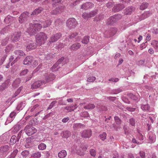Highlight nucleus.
Returning a JSON list of instances; mask_svg holds the SVG:
<instances>
[{
    "mask_svg": "<svg viewBox=\"0 0 158 158\" xmlns=\"http://www.w3.org/2000/svg\"><path fill=\"white\" fill-rule=\"evenodd\" d=\"M148 135L150 142L153 143L155 142L156 139V136L154 133L152 131H150L149 132Z\"/></svg>",
    "mask_w": 158,
    "mask_h": 158,
    "instance_id": "nucleus-11",
    "label": "nucleus"
},
{
    "mask_svg": "<svg viewBox=\"0 0 158 158\" xmlns=\"http://www.w3.org/2000/svg\"><path fill=\"white\" fill-rule=\"evenodd\" d=\"M30 153L28 150H24L21 153V156L23 158L27 157L29 155Z\"/></svg>",
    "mask_w": 158,
    "mask_h": 158,
    "instance_id": "nucleus-24",
    "label": "nucleus"
},
{
    "mask_svg": "<svg viewBox=\"0 0 158 158\" xmlns=\"http://www.w3.org/2000/svg\"><path fill=\"white\" fill-rule=\"evenodd\" d=\"M81 136L84 138H89L91 135V132L90 130H84L81 133Z\"/></svg>",
    "mask_w": 158,
    "mask_h": 158,
    "instance_id": "nucleus-9",
    "label": "nucleus"
},
{
    "mask_svg": "<svg viewBox=\"0 0 158 158\" xmlns=\"http://www.w3.org/2000/svg\"><path fill=\"white\" fill-rule=\"evenodd\" d=\"M151 44L155 51L158 52V41L156 40H153L152 41Z\"/></svg>",
    "mask_w": 158,
    "mask_h": 158,
    "instance_id": "nucleus-21",
    "label": "nucleus"
},
{
    "mask_svg": "<svg viewBox=\"0 0 158 158\" xmlns=\"http://www.w3.org/2000/svg\"><path fill=\"white\" fill-rule=\"evenodd\" d=\"M55 77V76H54V75H53L52 77L50 79V77H46V81L45 83H46L47 82H48V81H51L53 80V79H54Z\"/></svg>",
    "mask_w": 158,
    "mask_h": 158,
    "instance_id": "nucleus-58",
    "label": "nucleus"
},
{
    "mask_svg": "<svg viewBox=\"0 0 158 158\" xmlns=\"http://www.w3.org/2000/svg\"><path fill=\"white\" fill-rule=\"evenodd\" d=\"M129 96L131 99L133 100L137 101V102L139 100V98H138L136 96L133 94H130L129 95Z\"/></svg>",
    "mask_w": 158,
    "mask_h": 158,
    "instance_id": "nucleus-44",
    "label": "nucleus"
},
{
    "mask_svg": "<svg viewBox=\"0 0 158 158\" xmlns=\"http://www.w3.org/2000/svg\"><path fill=\"white\" fill-rule=\"evenodd\" d=\"M10 136V133L9 131L7 132L2 134L0 137V142H5L9 140Z\"/></svg>",
    "mask_w": 158,
    "mask_h": 158,
    "instance_id": "nucleus-7",
    "label": "nucleus"
},
{
    "mask_svg": "<svg viewBox=\"0 0 158 158\" xmlns=\"http://www.w3.org/2000/svg\"><path fill=\"white\" fill-rule=\"evenodd\" d=\"M20 36V33L15 32L12 36L11 39L13 41H16L18 40Z\"/></svg>",
    "mask_w": 158,
    "mask_h": 158,
    "instance_id": "nucleus-18",
    "label": "nucleus"
},
{
    "mask_svg": "<svg viewBox=\"0 0 158 158\" xmlns=\"http://www.w3.org/2000/svg\"><path fill=\"white\" fill-rule=\"evenodd\" d=\"M28 71L27 69H24L20 73V74L21 75H24L28 73Z\"/></svg>",
    "mask_w": 158,
    "mask_h": 158,
    "instance_id": "nucleus-57",
    "label": "nucleus"
},
{
    "mask_svg": "<svg viewBox=\"0 0 158 158\" xmlns=\"http://www.w3.org/2000/svg\"><path fill=\"white\" fill-rule=\"evenodd\" d=\"M81 45L79 43H76L71 46L70 48L71 50H77L80 48Z\"/></svg>",
    "mask_w": 158,
    "mask_h": 158,
    "instance_id": "nucleus-19",
    "label": "nucleus"
},
{
    "mask_svg": "<svg viewBox=\"0 0 158 158\" xmlns=\"http://www.w3.org/2000/svg\"><path fill=\"white\" fill-rule=\"evenodd\" d=\"M82 16L83 18L85 20H87L89 18L88 13L84 12L83 13Z\"/></svg>",
    "mask_w": 158,
    "mask_h": 158,
    "instance_id": "nucleus-48",
    "label": "nucleus"
},
{
    "mask_svg": "<svg viewBox=\"0 0 158 158\" xmlns=\"http://www.w3.org/2000/svg\"><path fill=\"white\" fill-rule=\"evenodd\" d=\"M33 25V27H34V29H36V32L37 31H38L41 28L42 26L41 24L37 23H35Z\"/></svg>",
    "mask_w": 158,
    "mask_h": 158,
    "instance_id": "nucleus-30",
    "label": "nucleus"
},
{
    "mask_svg": "<svg viewBox=\"0 0 158 158\" xmlns=\"http://www.w3.org/2000/svg\"><path fill=\"white\" fill-rule=\"evenodd\" d=\"M135 10V8L132 7H128L124 11V14L126 15H129L131 14Z\"/></svg>",
    "mask_w": 158,
    "mask_h": 158,
    "instance_id": "nucleus-20",
    "label": "nucleus"
},
{
    "mask_svg": "<svg viewBox=\"0 0 158 158\" xmlns=\"http://www.w3.org/2000/svg\"><path fill=\"white\" fill-rule=\"evenodd\" d=\"M89 38L88 36H85L82 40V43L85 44H87L89 42Z\"/></svg>",
    "mask_w": 158,
    "mask_h": 158,
    "instance_id": "nucleus-36",
    "label": "nucleus"
},
{
    "mask_svg": "<svg viewBox=\"0 0 158 158\" xmlns=\"http://www.w3.org/2000/svg\"><path fill=\"white\" fill-rule=\"evenodd\" d=\"M77 23L74 18H71L68 19L66 22L67 26L69 27L73 28L77 25Z\"/></svg>",
    "mask_w": 158,
    "mask_h": 158,
    "instance_id": "nucleus-4",
    "label": "nucleus"
},
{
    "mask_svg": "<svg viewBox=\"0 0 158 158\" xmlns=\"http://www.w3.org/2000/svg\"><path fill=\"white\" fill-rule=\"evenodd\" d=\"M78 148H77L75 150L73 149V151L77 153L78 155H83L84 153V152L85 151L87 148V147L85 145H84L82 146L81 148V151L78 150Z\"/></svg>",
    "mask_w": 158,
    "mask_h": 158,
    "instance_id": "nucleus-12",
    "label": "nucleus"
},
{
    "mask_svg": "<svg viewBox=\"0 0 158 158\" xmlns=\"http://www.w3.org/2000/svg\"><path fill=\"white\" fill-rule=\"evenodd\" d=\"M9 147L8 145H5L0 148V150L1 151L6 152L9 149Z\"/></svg>",
    "mask_w": 158,
    "mask_h": 158,
    "instance_id": "nucleus-40",
    "label": "nucleus"
},
{
    "mask_svg": "<svg viewBox=\"0 0 158 158\" xmlns=\"http://www.w3.org/2000/svg\"><path fill=\"white\" fill-rule=\"evenodd\" d=\"M130 124L132 126H134L135 124V121L134 118H131L129 120Z\"/></svg>",
    "mask_w": 158,
    "mask_h": 158,
    "instance_id": "nucleus-52",
    "label": "nucleus"
},
{
    "mask_svg": "<svg viewBox=\"0 0 158 158\" xmlns=\"http://www.w3.org/2000/svg\"><path fill=\"white\" fill-rule=\"evenodd\" d=\"M95 107V105L92 104H89L84 106V109L87 110H90L94 109Z\"/></svg>",
    "mask_w": 158,
    "mask_h": 158,
    "instance_id": "nucleus-28",
    "label": "nucleus"
},
{
    "mask_svg": "<svg viewBox=\"0 0 158 158\" xmlns=\"http://www.w3.org/2000/svg\"><path fill=\"white\" fill-rule=\"evenodd\" d=\"M46 145L44 143H41L38 146L39 149L41 150H43L46 148Z\"/></svg>",
    "mask_w": 158,
    "mask_h": 158,
    "instance_id": "nucleus-41",
    "label": "nucleus"
},
{
    "mask_svg": "<svg viewBox=\"0 0 158 158\" xmlns=\"http://www.w3.org/2000/svg\"><path fill=\"white\" fill-rule=\"evenodd\" d=\"M121 17L120 15H114L110 17L108 20L107 24L110 25L113 24L117 19H119Z\"/></svg>",
    "mask_w": 158,
    "mask_h": 158,
    "instance_id": "nucleus-5",
    "label": "nucleus"
},
{
    "mask_svg": "<svg viewBox=\"0 0 158 158\" xmlns=\"http://www.w3.org/2000/svg\"><path fill=\"white\" fill-rule=\"evenodd\" d=\"M30 35H33L36 33V30L34 29L33 25L31 23L29 25V27L27 31Z\"/></svg>",
    "mask_w": 158,
    "mask_h": 158,
    "instance_id": "nucleus-8",
    "label": "nucleus"
},
{
    "mask_svg": "<svg viewBox=\"0 0 158 158\" xmlns=\"http://www.w3.org/2000/svg\"><path fill=\"white\" fill-rule=\"evenodd\" d=\"M140 156L142 158H145V153L143 151H140L139 152Z\"/></svg>",
    "mask_w": 158,
    "mask_h": 158,
    "instance_id": "nucleus-53",
    "label": "nucleus"
},
{
    "mask_svg": "<svg viewBox=\"0 0 158 158\" xmlns=\"http://www.w3.org/2000/svg\"><path fill=\"white\" fill-rule=\"evenodd\" d=\"M141 108L144 111L149 110H150V106L148 104L142 105Z\"/></svg>",
    "mask_w": 158,
    "mask_h": 158,
    "instance_id": "nucleus-26",
    "label": "nucleus"
},
{
    "mask_svg": "<svg viewBox=\"0 0 158 158\" xmlns=\"http://www.w3.org/2000/svg\"><path fill=\"white\" fill-rule=\"evenodd\" d=\"M36 47V43L35 42H31L26 46V50L27 51H29L35 49Z\"/></svg>",
    "mask_w": 158,
    "mask_h": 158,
    "instance_id": "nucleus-14",
    "label": "nucleus"
},
{
    "mask_svg": "<svg viewBox=\"0 0 158 158\" xmlns=\"http://www.w3.org/2000/svg\"><path fill=\"white\" fill-rule=\"evenodd\" d=\"M146 45L145 43H143L140 46V48L141 50L143 49V48H145Z\"/></svg>",
    "mask_w": 158,
    "mask_h": 158,
    "instance_id": "nucleus-62",
    "label": "nucleus"
},
{
    "mask_svg": "<svg viewBox=\"0 0 158 158\" xmlns=\"http://www.w3.org/2000/svg\"><path fill=\"white\" fill-rule=\"evenodd\" d=\"M114 120L117 124H120L121 123V120L117 116H115L114 117Z\"/></svg>",
    "mask_w": 158,
    "mask_h": 158,
    "instance_id": "nucleus-54",
    "label": "nucleus"
},
{
    "mask_svg": "<svg viewBox=\"0 0 158 158\" xmlns=\"http://www.w3.org/2000/svg\"><path fill=\"white\" fill-rule=\"evenodd\" d=\"M117 30L115 28H112L109 31L110 37L113 36L117 32Z\"/></svg>",
    "mask_w": 158,
    "mask_h": 158,
    "instance_id": "nucleus-29",
    "label": "nucleus"
},
{
    "mask_svg": "<svg viewBox=\"0 0 158 158\" xmlns=\"http://www.w3.org/2000/svg\"><path fill=\"white\" fill-rule=\"evenodd\" d=\"M124 8V6L123 5L119 4L113 7L112 10L114 12H118L123 9Z\"/></svg>",
    "mask_w": 158,
    "mask_h": 158,
    "instance_id": "nucleus-16",
    "label": "nucleus"
},
{
    "mask_svg": "<svg viewBox=\"0 0 158 158\" xmlns=\"http://www.w3.org/2000/svg\"><path fill=\"white\" fill-rule=\"evenodd\" d=\"M97 10H95L88 13L89 18L94 17L97 14Z\"/></svg>",
    "mask_w": 158,
    "mask_h": 158,
    "instance_id": "nucleus-35",
    "label": "nucleus"
},
{
    "mask_svg": "<svg viewBox=\"0 0 158 158\" xmlns=\"http://www.w3.org/2000/svg\"><path fill=\"white\" fill-rule=\"evenodd\" d=\"M20 82V80L19 79H18L15 80L12 84L13 87H18Z\"/></svg>",
    "mask_w": 158,
    "mask_h": 158,
    "instance_id": "nucleus-34",
    "label": "nucleus"
},
{
    "mask_svg": "<svg viewBox=\"0 0 158 158\" xmlns=\"http://www.w3.org/2000/svg\"><path fill=\"white\" fill-rule=\"evenodd\" d=\"M56 101H53V102H52L51 103V104H50L49 106L48 109H50L51 108H52V107L53 106L56 104Z\"/></svg>",
    "mask_w": 158,
    "mask_h": 158,
    "instance_id": "nucleus-60",
    "label": "nucleus"
},
{
    "mask_svg": "<svg viewBox=\"0 0 158 158\" xmlns=\"http://www.w3.org/2000/svg\"><path fill=\"white\" fill-rule=\"evenodd\" d=\"M90 154L92 156H95L96 155L95 151L94 149H91L90 151Z\"/></svg>",
    "mask_w": 158,
    "mask_h": 158,
    "instance_id": "nucleus-56",
    "label": "nucleus"
},
{
    "mask_svg": "<svg viewBox=\"0 0 158 158\" xmlns=\"http://www.w3.org/2000/svg\"><path fill=\"white\" fill-rule=\"evenodd\" d=\"M96 79V77H89L87 79V81L90 82H93Z\"/></svg>",
    "mask_w": 158,
    "mask_h": 158,
    "instance_id": "nucleus-55",
    "label": "nucleus"
},
{
    "mask_svg": "<svg viewBox=\"0 0 158 158\" xmlns=\"http://www.w3.org/2000/svg\"><path fill=\"white\" fill-rule=\"evenodd\" d=\"M67 155V152L65 150H62L58 153V156L60 158H64Z\"/></svg>",
    "mask_w": 158,
    "mask_h": 158,
    "instance_id": "nucleus-23",
    "label": "nucleus"
},
{
    "mask_svg": "<svg viewBox=\"0 0 158 158\" xmlns=\"http://www.w3.org/2000/svg\"><path fill=\"white\" fill-rule=\"evenodd\" d=\"M93 6V4L91 2H87L83 4L81 6V9L86 10L89 8H92Z\"/></svg>",
    "mask_w": 158,
    "mask_h": 158,
    "instance_id": "nucleus-13",
    "label": "nucleus"
},
{
    "mask_svg": "<svg viewBox=\"0 0 158 158\" xmlns=\"http://www.w3.org/2000/svg\"><path fill=\"white\" fill-rule=\"evenodd\" d=\"M148 6V3H142L140 7V10H143L146 8Z\"/></svg>",
    "mask_w": 158,
    "mask_h": 158,
    "instance_id": "nucleus-45",
    "label": "nucleus"
},
{
    "mask_svg": "<svg viewBox=\"0 0 158 158\" xmlns=\"http://www.w3.org/2000/svg\"><path fill=\"white\" fill-rule=\"evenodd\" d=\"M51 21L50 20L46 21L43 23V26L44 28H46L49 27L51 25Z\"/></svg>",
    "mask_w": 158,
    "mask_h": 158,
    "instance_id": "nucleus-37",
    "label": "nucleus"
},
{
    "mask_svg": "<svg viewBox=\"0 0 158 158\" xmlns=\"http://www.w3.org/2000/svg\"><path fill=\"white\" fill-rule=\"evenodd\" d=\"M16 113L15 111H13L10 113V122L12 121L15 118Z\"/></svg>",
    "mask_w": 158,
    "mask_h": 158,
    "instance_id": "nucleus-49",
    "label": "nucleus"
},
{
    "mask_svg": "<svg viewBox=\"0 0 158 158\" xmlns=\"http://www.w3.org/2000/svg\"><path fill=\"white\" fill-rule=\"evenodd\" d=\"M106 134L105 132H103L100 135V138L102 140H104L106 139Z\"/></svg>",
    "mask_w": 158,
    "mask_h": 158,
    "instance_id": "nucleus-47",
    "label": "nucleus"
},
{
    "mask_svg": "<svg viewBox=\"0 0 158 158\" xmlns=\"http://www.w3.org/2000/svg\"><path fill=\"white\" fill-rule=\"evenodd\" d=\"M25 106V103L24 102H21L17 106V109L19 110H21Z\"/></svg>",
    "mask_w": 158,
    "mask_h": 158,
    "instance_id": "nucleus-39",
    "label": "nucleus"
},
{
    "mask_svg": "<svg viewBox=\"0 0 158 158\" xmlns=\"http://www.w3.org/2000/svg\"><path fill=\"white\" fill-rule=\"evenodd\" d=\"M64 8V6H63L59 7L53 10L51 12V14L56 15L60 13L63 11Z\"/></svg>",
    "mask_w": 158,
    "mask_h": 158,
    "instance_id": "nucleus-10",
    "label": "nucleus"
},
{
    "mask_svg": "<svg viewBox=\"0 0 158 158\" xmlns=\"http://www.w3.org/2000/svg\"><path fill=\"white\" fill-rule=\"evenodd\" d=\"M64 59V57H61L56 62V63H57V64H58V65L60 64L62 62Z\"/></svg>",
    "mask_w": 158,
    "mask_h": 158,
    "instance_id": "nucleus-61",
    "label": "nucleus"
},
{
    "mask_svg": "<svg viewBox=\"0 0 158 158\" xmlns=\"http://www.w3.org/2000/svg\"><path fill=\"white\" fill-rule=\"evenodd\" d=\"M63 134L65 138L68 137L70 135V132L68 131H66L63 132Z\"/></svg>",
    "mask_w": 158,
    "mask_h": 158,
    "instance_id": "nucleus-51",
    "label": "nucleus"
},
{
    "mask_svg": "<svg viewBox=\"0 0 158 158\" xmlns=\"http://www.w3.org/2000/svg\"><path fill=\"white\" fill-rule=\"evenodd\" d=\"M60 68V66L58 67V64L56 63L53 65L51 69L52 71L54 72L58 70Z\"/></svg>",
    "mask_w": 158,
    "mask_h": 158,
    "instance_id": "nucleus-33",
    "label": "nucleus"
},
{
    "mask_svg": "<svg viewBox=\"0 0 158 158\" xmlns=\"http://www.w3.org/2000/svg\"><path fill=\"white\" fill-rule=\"evenodd\" d=\"M12 129L14 132H16L20 129V126L19 125H15Z\"/></svg>",
    "mask_w": 158,
    "mask_h": 158,
    "instance_id": "nucleus-42",
    "label": "nucleus"
},
{
    "mask_svg": "<svg viewBox=\"0 0 158 158\" xmlns=\"http://www.w3.org/2000/svg\"><path fill=\"white\" fill-rule=\"evenodd\" d=\"M25 131L26 134L29 136L31 135L36 132V129L34 127L30 125L27 126L24 129Z\"/></svg>",
    "mask_w": 158,
    "mask_h": 158,
    "instance_id": "nucleus-2",
    "label": "nucleus"
},
{
    "mask_svg": "<svg viewBox=\"0 0 158 158\" xmlns=\"http://www.w3.org/2000/svg\"><path fill=\"white\" fill-rule=\"evenodd\" d=\"M39 106L38 104H36L30 110V111L32 112H33L37 107Z\"/></svg>",
    "mask_w": 158,
    "mask_h": 158,
    "instance_id": "nucleus-63",
    "label": "nucleus"
},
{
    "mask_svg": "<svg viewBox=\"0 0 158 158\" xmlns=\"http://www.w3.org/2000/svg\"><path fill=\"white\" fill-rule=\"evenodd\" d=\"M61 36V34L60 33L52 35L50 39L49 42L48 43V45L51 46L52 43L57 40Z\"/></svg>",
    "mask_w": 158,
    "mask_h": 158,
    "instance_id": "nucleus-3",
    "label": "nucleus"
},
{
    "mask_svg": "<svg viewBox=\"0 0 158 158\" xmlns=\"http://www.w3.org/2000/svg\"><path fill=\"white\" fill-rule=\"evenodd\" d=\"M28 14V12H25L21 14L19 18V20L20 23H22L27 21Z\"/></svg>",
    "mask_w": 158,
    "mask_h": 158,
    "instance_id": "nucleus-6",
    "label": "nucleus"
},
{
    "mask_svg": "<svg viewBox=\"0 0 158 158\" xmlns=\"http://www.w3.org/2000/svg\"><path fill=\"white\" fill-rule=\"evenodd\" d=\"M152 14V13L149 11H148L147 12H145V13H144L139 18V19H138V21H141L142 20L144 19H145L150 15Z\"/></svg>",
    "mask_w": 158,
    "mask_h": 158,
    "instance_id": "nucleus-17",
    "label": "nucleus"
},
{
    "mask_svg": "<svg viewBox=\"0 0 158 158\" xmlns=\"http://www.w3.org/2000/svg\"><path fill=\"white\" fill-rule=\"evenodd\" d=\"M30 64L31 65L34 67H35L38 65V63L37 61L35 60H32V62H31Z\"/></svg>",
    "mask_w": 158,
    "mask_h": 158,
    "instance_id": "nucleus-50",
    "label": "nucleus"
},
{
    "mask_svg": "<svg viewBox=\"0 0 158 158\" xmlns=\"http://www.w3.org/2000/svg\"><path fill=\"white\" fill-rule=\"evenodd\" d=\"M48 37L44 32H40L36 37V40L38 44L40 45L44 44L45 42Z\"/></svg>",
    "mask_w": 158,
    "mask_h": 158,
    "instance_id": "nucleus-1",
    "label": "nucleus"
},
{
    "mask_svg": "<svg viewBox=\"0 0 158 158\" xmlns=\"http://www.w3.org/2000/svg\"><path fill=\"white\" fill-rule=\"evenodd\" d=\"M31 156L34 158H40L41 156V154L40 152H37L32 154Z\"/></svg>",
    "mask_w": 158,
    "mask_h": 158,
    "instance_id": "nucleus-32",
    "label": "nucleus"
},
{
    "mask_svg": "<svg viewBox=\"0 0 158 158\" xmlns=\"http://www.w3.org/2000/svg\"><path fill=\"white\" fill-rule=\"evenodd\" d=\"M18 151L17 149H15L13 150L12 153L10 154V158H14L17 155Z\"/></svg>",
    "mask_w": 158,
    "mask_h": 158,
    "instance_id": "nucleus-43",
    "label": "nucleus"
},
{
    "mask_svg": "<svg viewBox=\"0 0 158 158\" xmlns=\"http://www.w3.org/2000/svg\"><path fill=\"white\" fill-rule=\"evenodd\" d=\"M4 22L7 24L9 23H10V16L8 15L7 17L4 19Z\"/></svg>",
    "mask_w": 158,
    "mask_h": 158,
    "instance_id": "nucleus-59",
    "label": "nucleus"
},
{
    "mask_svg": "<svg viewBox=\"0 0 158 158\" xmlns=\"http://www.w3.org/2000/svg\"><path fill=\"white\" fill-rule=\"evenodd\" d=\"M9 80H7L4 83H3L2 85L0 87V90H3L5 89L6 86V85H8L9 82Z\"/></svg>",
    "mask_w": 158,
    "mask_h": 158,
    "instance_id": "nucleus-27",
    "label": "nucleus"
},
{
    "mask_svg": "<svg viewBox=\"0 0 158 158\" xmlns=\"http://www.w3.org/2000/svg\"><path fill=\"white\" fill-rule=\"evenodd\" d=\"M17 140V137L16 136L13 135L12 136L10 139V144L13 145L15 143Z\"/></svg>",
    "mask_w": 158,
    "mask_h": 158,
    "instance_id": "nucleus-31",
    "label": "nucleus"
},
{
    "mask_svg": "<svg viewBox=\"0 0 158 158\" xmlns=\"http://www.w3.org/2000/svg\"><path fill=\"white\" fill-rule=\"evenodd\" d=\"M54 57V55L52 54L45 55V58L46 60H51Z\"/></svg>",
    "mask_w": 158,
    "mask_h": 158,
    "instance_id": "nucleus-38",
    "label": "nucleus"
},
{
    "mask_svg": "<svg viewBox=\"0 0 158 158\" xmlns=\"http://www.w3.org/2000/svg\"><path fill=\"white\" fill-rule=\"evenodd\" d=\"M41 82L39 81H36L31 85V88L35 89L37 88L41 85Z\"/></svg>",
    "mask_w": 158,
    "mask_h": 158,
    "instance_id": "nucleus-22",
    "label": "nucleus"
},
{
    "mask_svg": "<svg viewBox=\"0 0 158 158\" xmlns=\"http://www.w3.org/2000/svg\"><path fill=\"white\" fill-rule=\"evenodd\" d=\"M15 53L16 54L19 55L20 56H23L24 55V52L23 51L20 50H17L15 51Z\"/></svg>",
    "mask_w": 158,
    "mask_h": 158,
    "instance_id": "nucleus-46",
    "label": "nucleus"
},
{
    "mask_svg": "<svg viewBox=\"0 0 158 158\" xmlns=\"http://www.w3.org/2000/svg\"><path fill=\"white\" fill-rule=\"evenodd\" d=\"M148 52L151 54H152L154 53V51L153 50V48H150L148 50Z\"/></svg>",
    "mask_w": 158,
    "mask_h": 158,
    "instance_id": "nucleus-64",
    "label": "nucleus"
},
{
    "mask_svg": "<svg viewBox=\"0 0 158 158\" xmlns=\"http://www.w3.org/2000/svg\"><path fill=\"white\" fill-rule=\"evenodd\" d=\"M43 10V8L41 7L36 8L32 12V14H31V15H37L41 13Z\"/></svg>",
    "mask_w": 158,
    "mask_h": 158,
    "instance_id": "nucleus-25",
    "label": "nucleus"
},
{
    "mask_svg": "<svg viewBox=\"0 0 158 158\" xmlns=\"http://www.w3.org/2000/svg\"><path fill=\"white\" fill-rule=\"evenodd\" d=\"M33 59V57L28 56L26 57L23 60V64L25 65H29L32 62Z\"/></svg>",
    "mask_w": 158,
    "mask_h": 158,
    "instance_id": "nucleus-15",
    "label": "nucleus"
}]
</instances>
